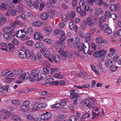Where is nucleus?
Returning a JSON list of instances; mask_svg holds the SVG:
<instances>
[{
	"instance_id": "obj_1",
	"label": "nucleus",
	"mask_w": 121,
	"mask_h": 121,
	"mask_svg": "<svg viewBox=\"0 0 121 121\" xmlns=\"http://www.w3.org/2000/svg\"><path fill=\"white\" fill-rule=\"evenodd\" d=\"M97 21V19L96 17L91 18L90 17H88L86 20V24L91 27L96 25Z\"/></svg>"
},
{
	"instance_id": "obj_2",
	"label": "nucleus",
	"mask_w": 121,
	"mask_h": 121,
	"mask_svg": "<svg viewBox=\"0 0 121 121\" xmlns=\"http://www.w3.org/2000/svg\"><path fill=\"white\" fill-rule=\"evenodd\" d=\"M39 72V70L38 69H35L32 70L30 73L31 76L34 78L35 80L39 81L40 79H39L38 74Z\"/></svg>"
},
{
	"instance_id": "obj_3",
	"label": "nucleus",
	"mask_w": 121,
	"mask_h": 121,
	"mask_svg": "<svg viewBox=\"0 0 121 121\" xmlns=\"http://www.w3.org/2000/svg\"><path fill=\"white\" fill-rule=\"evenodd\" d=\"M0 117L4 120L6 119L7 117L6 116H9L10 115V113L5 109L3 110L0 111Z\"/></svg>"
},
{
	"instance_id": "obj_4",
	"label": "nucleus",
	"mask_w": 121,
	"mask_h": 121,
	"mask_svg": "<svg viewBox=\"0 0 121 121\" xmlns=\"http://www.w3.org/2000/svg\"><path fill=\"white\" fill-rule=\"evenodd\" d=\"M41 119L43 120H47L50 119L52 117V114L50 113L46 112V113H43L41 114Z\"/></svg>"
},
{
	"instance_id": "obj_5",
	"label": "nucleus",
	"mask_w": 121,
	"mask_h": 121,
	"mask_svg": "<svg viewBox=\"0 0 121 121\" xmlns=\"http://www.w3.org/2000/svg\"><path fill=\"white\" fill-rule=\"evenodd\" d=\"M84 45L82 52L84 54H86L88 53L89 50V44L88 42H86L84 43Z\"/></svg>"
},
{
	"instance_id": "obj_6",
	"label": "nucleus",
	"mask_w": 121,
	"mask_h": 121,
	"mask_svg": "<svg viewBox=\"0 0 121 121\" xmlns=\"http://www.w3.org/2000/svg\"><path fill=\"white\" fill-rule=\"evenodd\" d=\"M60 35L61 36L60 38V41L56 42V43L58 45H63L65 44V43L64 41L65 39V33L63 31H62V34Z\"/></svg>"
},
{
	"instance_id": "obj_7",
	"label": "nucleus",
	"mask_w": 121,
	"mask_h": 121,
	"mask_svg": "<svg viewBox=\"0 0 121 121\" xmlns=\"http://www.w3.org/2000/svg\"><path fill=\"white\" fill-rule=\"evenodd\" d=\"M17 13V11L15 9H9L7 13H5V14L6 16L9 15L10 14L13 16L15 15Z\"/></svg>"
},
{
	"instance_id": "obj_8",
	"label": "nucleus",
	"mask_w": 121,
	"mask_h": 121,
	"mask_svg": "<svg viewBox=\"0 0 121 121\" xmlns=\"http://www.w3.org/2000/svg\"><path fill=\"white\" fill-rule=\"evenodd\" d=\"M34 39L36 40H41L43 39V36L41 33L39 32L35 33L34 35Z\"/></svg>"
},
{
	"instance_id": "obj_9",
	"label": "nucleus",
	"mask_w": 121,
	"mask_h": 121,
	"mask_svg": "<svg viewBox=\"0 0 121 121\" xmlns=\"http://www.w3.org/2000/svg\"><path fill=\"white\" fill-rule=\"evenodd\" d=\"M40 18L43 20H46L48 19L49 17L47 13L45 12H43L40 16Z\"/></svg>"
},
{
	"instance_id": "obj_10",
	"label": "nucleus",
	"mask_w": 121,
	"mask_h": 121,
	"mask_svg": "<svg viewBox=\"0 0 121 121\" xmlns=\"http://www.w3.org/2000/svg\"><path fill=\"white\" fill-rule=\"evenodd\" d=\"M70 91V95H71L70 96L71 98V99H73L74 98H75L76 97L78 98L79 97V95H73V94H74L77 93L75 92V90H72Z\"/></svg>"
},
{
	"instance_id": "obj_11",
	"label": "nucleus",
	"mask_w": 121,
	"mask_h": 121,
	"mask_svg": "<svg viewBox=\"0 0 121 121\" xmlns=\"http://www.w3.org/2000/svg\"><path fill=\"white\" fill-rule=\"evenodd\" d=\"M109 55V57H111L110 59L113 60H116L118 57V55L116 53L110 54Z\"/></svg>"
},
{
	"instance_id": "obj_12",
	"label": "nucleus",
	"mask_w": 121,
	"mask_h": 121,
	"mask_svg": "<svg viewBox=\"0 0 121 121\" xmlns=\"http://www.w3.org/2000/svg\"><path fill=\"white\" fill-rule=\"evenodd\" d=\"M13 29H12L9 26H6L3 29V31L6 33L10 34V32L13 31Z\"/></svg>"
},
{
	"instance_id": "obj_13",
	"label": "nucleus",
	"mask_w": 121,
	"mask_h": 121,
	"mask_svg": "<svg viewBox=\"0 0 121 121\" xmlns=\"http://www.w3.org/2000/svg\"><path fill=\"white\" fill-rule=\"evenodd\" d=\"M105 62V65L108 67H111L113 65L112 62L110 60L107 59Z\"/></svg>"
},
{
	"instance_id": "obj_14",
	"label": "nucleus",
	"mask_w": 121,
	"mask_h": 121,
	"mask_svg": "<svg viewBox=\"0 0 121 121\" xmlns=\"http://www.w3.org/2000/svg\"><path fill=\"white\" fill-rule=\"evenodd\" d=\"M26 51L20 50L19 54V56L21 58H24L26 57Z\"/></svg>"
},
{
	"instance_id": "obj_15",
	"label": "nucleus",
	"mask_w": 121,
	"mask_h": 121,
	"mask_svg": "<svg viewBox=\"0 0 121 121\" xmlns=\"http://www.w3.org/2000/svg\"><path fill=\"white\" fill-rule=\"evenodd\" d=\"M9 87V86L8 85L4 86L2 87L0 86V92H3L5 90L6 91H8Z\"/></svg>"
},
{
	"instance_id": "obj_16",
	"label": "nucleus",
	"mask_w": 121,
	"mask_h": 121,
	"mask_svg": "<svg viewBox=\"0 0 121 121\" xmlns=\"http://www.w3.org/2000/svg\"><path fill=\"white\" fill-rule=\"evenodd\" d=\"M29 108V106H24L22 105L20 107V109L22 112H26L27 111ZM25 112L23 113L25 114Z\"/></svg>"
},
{
	"instance_id": "obj_17",
	"label": "nucleus",
	"mask_w": 121,
	"mask_h": 121,
	"mask_svg": "<svg viewBox=\"0 0 121 121\" xmlns=\"http://www.w3.org/2000/svg\"><path fill=\"white\" fill-rule=\"evenodd\" d=\"M99 22V26L102 27V23H103L106 21V17L105 16H103L101 17L100 19Z\"/></svg>"
},
{
	"instance_id": "obj_18",
	"label": "nucleus",
	"mask_w": 121,
	"mask_h": 121,
	"mask_svg": "<svg viewBox=\"0 0 121 121\" xmlns=\"http://www.w3.org/2000/svg\"><path fill=\"white\" fill-rule=\"evenodd\" d=\"M84 43H80L78 45L77 47L78 50L79 52L82 51V52L83 48L84 46Z\"/></svg>"
},
{
	"instance_id": "obj_19",
	"label": "nucleus",
	"mask_w": 121,
	"mask_h": 121,
	"mask_svg": "<svg viewBox=\"0 0 121 121\" xmlns=\"http://www.w3.org/2000/svg\"><path fill=\"white\" fill-rule=\"evenodd\" d=\"M52 58L54 62L55 63H59L60 61V57L57 55H55Z\"/></svg>"
},
{
	"instance_id": "obj_20",
	"label": "nucleus",
	"mask_w": 121,
	"mask_h": 121,
	"mask_svg": "<svg viewBox=\"0 0 121 121\" xmlns=\"http://www.w3.org/2000/svg\"><path fill=\"white\" fill-rule=\"evenodd\" d=\"M12 118L13 120L16 121H23L19 116L16 115H13L12 117Z\"/></svg>"
},
{
	"instance_id": "obj_21",
	"label": "nucleus",
	"mask_w": 121,
	"mask_h": 121,
	"mask_svg": "<svg viewBox=\"0 0 121 121\" xmlns=\"http://www.w3.org/2000/svg\"><path fill=\"white\" fill-rule=\"evenodd\" d=\"M22 69H17L13 71V75H18L22 73Z\"/></svg>"
},
{
	"instance_id": "obj_22",
	"label": "nucleus",
	"mask_w": 121,
	"mask_h": 121,
	"mask_svg": "<svg viewBox=\"0 0 121 121\" xmlns=\"http://www.w3.org/2000/svg\"><path fill=\"white\" fill-rule=\"evenodd\" d=\"M43 52V54L44 56L47 58H48L50 57L51 53L49 50H45Z\"/></svg>"
},
{
	"instance_id": "obj_23",
	"label": "nucleus",
	"mask_w": 121,
	"mask_h": 121,
	"mask_svg": "<svg viewBox=\"0 0 121 121\" xmlns=\"http://www.w3.org/2000/svg\"><path fill=\"white\" fill-rule=\"evenodd\" d=\"M49 17L52 18L55 16L54 12L53 10H51L48 11V13Z\"/></svg>"
},
{
	"instance_id": "obj_24",
	"label": "nucleus",
	"mask_w": 121,
	"mask_h": 121,
	"mask_svg": "<svg viewBox=\"0 0 121 121\" xmlns=\"http://www.w3.org/2000/svg\"><path fill=\"white\" fill-rule=\"evenodd\" d=\"M91 38V34L89 32H87L85 35V38L86 41H89L90 40Z\"/></svg>"
},
{
	"instance_id": "obj_25",
	"label": "nucleus",
	"mask_w": 121,
	"mask_h": 121,
	"mask_svg": "<svg viewBox=\"0 0 121 121\" xmlns=\"http://www.w3.org/2000/svg\"><path fill=\"white\" fill-rule=\"evenodd\" d=\"M104 31L105 35H107L111 34L112 32L111 29L109 28H107Z\"/></svg>"
},
{
	"instance_id": "obj_26",
	"label": "nucleus",
	"mask_w": 121,
	"mask_h": 121,
	"mask_svg": "<svg viewBox=\"0 0 121 121\" xmlns=\"http://www.w3.org/2000/svg\"><path fill=\"white\" fill-rule=\"evenodd\" d=\"M6 17H1L0 24V25H2L4 24L6 22Z\"/></svg>"
},
{
	"instance_id": "obj_27",
	"label": "nucleus",
	"mask_w": 121,
	"mask_h": 121,
	"mask_svg": "<svg viewBox=\"0 0 121 121\" xmlns=\"http://www.w3.org/2000/svg\"><path fill=\"white\" fill-rule=\"evenodd\" d=\"M18 33L19 31H17L16 34V36L17 37L20 38L21 39V38L24 37L26 35V32L24 33L21 34V35H18Z\"/></svg>"
},
{
	"instance_id": "obj_28",
	"label": "nucleus",
	"mask_w": 121,
	"mask_h": 121,
	"mask_svg": "<svg viewBox=\"0 0 121 121\" xmlns=\"http://www.w3.org/2000/svg\"><path fill=\"white\" fill-rule=\"evenodd\" d=\"M62 32L60 28H58L55 31L54 34L56 35L60 34L61 35L62 34Z\"/></svg>"
},
{
	"instance_id": "obj_29",
	"label": "nucleus",
	"mask_w": 121,
	"mask_h": 121,
	"mask_svg": "<svg viewBox=\"0 0 121 121\" xmlns=\"http://www.w3.org/2000/svg\"><path fill=\"white\" fill-rule=\"evenodd\" d=\"M7 9V7L5 4L4 3H2L1 5L0 6V9L1 10H4Z\"/></svg>"
},
{
	"instance_id": "obj_30",
	"label": "nucleus",
	"mask_w": 121,
	"mask_h": 121,
	"mask_svg": "<svg viewBox=\"0 0 121 121\" xmlns=\"http://www.w3.org/2000/svg\"><path fill=\"white\" fill-rule=\"evenodd\" d=\"M26 53V56L27 58H29L32 55V53H30L29 52L28 50L26 49V50H25Z\"/></svg>"
},
{
	"instance_id": "obj_31",
	"label": "nucleus",
	"mask_w": 121,
	"mask_h": 121,
	"mask_svg": "<svg viewBox=\"0 0 121 121\" xmlns=\"http://www.w3.org/2000/svg\"><path fill=\"white\" fill-rule=\"evenodd\" d=\"M42 24V23L39 22H35L32 23V25L34 26H39Z\"/></svg>"
},
{
	"instance_id": "obj_32",
	"label": "nucleus",
	"mask_w": 121,
	"mask_h": 121,
	"mask_svg": "<svg viewBox=\"0 0 121 121\" xmlns=\"http://www.w3.org/2000/svg\"><path fill=\"white\" fill-rule=\"evenodd\" d=\"M8 72H6V73L4 74V76L6 77H12L13 76V73H9V71H8Z\"/></svg>"
},
{
	"instance_id": "obj_33",
	"label": "nucleus",
	"mask_w": 121,
	"mask_h": 121,
	"mask_svg": "<svg viewBox=\"0 0 121 121\" xmlns=\"http://www.w3.org/2000/svg\"><path fill=\"white\" fill-rule=\"evenodd\" d=\"M90 116V114L88 113H86L82 115V119H84L86 118L89 117Z\"/></svg>"
},
{
	"instance_id": "obj_34",
	"label": "nucleus",
	"mask_w": 121,
	"mask_h": 121,
	"mask_svg": "<svg viewBox=\"0 0 121 121\" xmlns=\"http://www.w3.org/2000/svg\"><path fill=\"white\" fill-rule=\"evenodd\" d=\"M60 73H56L54 74V77L56 78H58L59 79H61L63 78V77L62 76H60Z\"/></svg>"
},
{
	"instance_id": "obj_35",
	"label": "nucleus",
	"mask_w": 121,
	"mask_h": 121,
	"mask_svg": "<svg viewBox=\"0 0 121 121\" xmlns=\"http://www.w3.org/2000/svg\"><path fill=\"white\" fill-rule=\"evenodd\" d=\"M24 3L26 5L29 6H31L32 4L30 0H25Z\"/></svg>"
},
{
	"instance_id": "obj_36",
	"label": "nucleus",
	"mask_w": 121,
	"mask_h": 121,
	"mask_svg": "<svg viewBox=\"0 0 121 121\" xmlns=\"http://www.w3.org/2000/svg\"><path fill=\"white\" fill-rule=\"evenodd\" d=\"M103 39L100 37H98L96 39V41L97 43H102Z\"/></svg>"
},
{
	"instance_id": "obj_37",
	"label": "nucleus",
	"mask_w": 121,
	"mask_h": 121,
	"mask_svg": "<svg viewBox=\"0 0 121 121\" xmlns=\"http://www.w3.org/2000/svg\"><path fill=\"white\" fill-rule=\"evenodd\" d=\"M29 35H31L33 32V30L31 27H29L27 30L26 32Z\"/></svg>"
},
{
	"instance_id": "obj_38",
	"label": "nucleus",
	"mask_w": 121,
	"mask_h": 121,
	"mask_svg": "<svg viewBox=\"0 0 121 121\" xmlns=\"http://www.w3.org/2000/svg\"><path fill=\"white\" fill-rule=\"evenodd\" d=\"M69 27L71 30H73L75 28V26L73 22H70L69 23Z\"/></svg>"
},
{
	"instance_id": "obj_39",
	"label": "nucleus",
	"mask_w": 121,
	"mask_h": 121,
	"mask_svg": "<svg viewBox=\"0 0 121 121\" xmlns=\"http://www.w3.org/2000/svg\"><path fill=\"white\" fill-rule=\"evenodd\" d=\"M26 118L28 120H30L32 121H33L34 118L33 116L30 114L28 115L27 116Z\"/></svg>"
},
{
	"instance_id": "obj_40",
	"label": "nucleus",
	"mask_w": 121,
	"mask_h": 121,
	"mask_svg": "<svg viewBox=\"0 0 121 121\" xmlns=\"http://www.w3.org/2000/svg\"><path fill=\"white\" fill-rule=\"evenodd\" d=\"M72 57V53H69L68 52H65V57H68L69 58H70Z\"/></svg>"
},
{
	"instance_id": "obj_41",
	"label": "nucleus",
	"mask_w": 121,
	"mask_h": 121,
	"mask_svg": "<svg viewBox=\"0 0 121 121\" xmlns=\"http://www.w3.org/2000/svg\"><path fill=\"white\" fill-rule=\"evenodd\" d=\"M101 9L99 8L97 9L95 11V13L97 15H98L101 14Z\"/></svg>"
},
{
	"instance_id": "obj_42",
	"label": "nucleus",
	"mask_w": 121,
	"mask_h": 121,
	"mask_svg": "<svg viewBox=\"0 0 121 121\" xmlns=\"http://www.w3.org/2000/svg\"><path fill=\"white\" fill-rule=\"evenodd\" d=\"M25 75L24 74V73H22L21 75H20L18 77L19 79L21 81L23 80L24 79Z\"/></svg>"
},
{
	"instance_id": "obj_43",
	"label": "nucleus",
	"mask_w": 121,
	"mask_h": 121,
	"mask_svg": "<svg viewBox=\"0 0 121 121\" xmlns=\"http://www.w3.org/2000/svg\"><path fill=\"white\" fill-rule=\"evenodd\" d=\"M39 107H40V109H41L43 108H45L47 106V105L44 103L40 104H39Z\"/></svg>"
},
{
	"instance_id": "obj_44",
	"label": "nucleus",
	"mask_w": 121,
	"mask_h": 121,
	"mask_svg": "<svg viewBox=\"0 0 121 121\" xmlns=\"http://www.w3.org/2000/svg\"><path fill=\"white\" fill-rule=\"evenodd\" d=\"M14 24L15 25V26L17 25H18L19 26H21L23 25L22 23H20V22L18 20H17L15 21L14 23Z\"/></svg>"
},
{
	"instance_id": "obj_45",
	"label": "nucleus",
	"mask_w": 121,
	"mask_h": 121,
	"mask_svg": "<svg viewBox=\"0 0 121 121\" xmlns=\"http://www.w3.org/2000/svg\"><path fill=\"white\" fill-rule=\"evenodd\" d=\"M100 56H104L105 53V51L104 50H102L99 51Z\"/></svg>"
},
{
	"instance_id": "obj_46",
	"label": "nucleus",
	"mask_w": 121,
	"mask_h": 121,
	"mask_svg": "<svg viewBox=\"0 0 121 121\" xmlns=\"http://www.w3.org/2000/svg\"><path fill=\"white\" fill-rule=\"evenodd\" d=\"M99 51H97L95 52L93 54L94 56L95 57H100V55Z\"/></svg>"
},
{
	"instance_id": "obj_47",
	"label": "nucleus",
	"mask_w": 121,
	"mask_h": 121,
	"mask_svg": "<svg viewBox=\"0 0 121 121\" xmlns=\"http://www.w3.org/2000/svg\"><path fill=\"white\" fill-rule=\"evenodd\" d=\"M43 72L49 74L50 73V71L49 70V69L47 68H43Z\"/></svg>"
},
{
	"instance_id": "obj_48",
	"label": "nucleus",
	"mask_w": 121,
	"mask_h": 121,
	"mask_svg": "<svg viewBox=\"0 0 121 121\" xmlns=\"http://www.w3.org/2000/svg\"><path fill=\"white\" fill-rule=\"evenodd\" d=\"M70 121H77V119L76 117L73 116H71L70 118Z\"/></svg>"
},
{
	"instance_id": "obj_49",
	"label": "nucleus",
	"mask_w": 121,
	"mask_h": 121,
	"mask_svg": "<svg viewBox=\"0 0 121 121\" xmlns=\"http://www.w3.org/2000/svg\"><path fill=\"white\" fill-rule=\"evenodd\" d=\"M95 0H89V1H87L86 2L88 4L92 5Z\"/></svg>"
},
{
	"instance_id": "obj_50",
	"label": "nucleus",
	"mask_w": 121,
	"mask_h": 121,
	"mask_svg": "<svg viewBox=\"0 0 121 121\" xmlns=\"http://www.w3.org/2000/svg\"><path fill=\"white\" fill-rule=\"evenodd\" d=\"M12 103L13 104H19V101L18 100H14L12 101Z\"/></svg>"
},
{
	"instance_id": "obj_51",
	"label": "nucleus",
	"mask_w": 121,
	"mask_h": 121,
	"mask_svg": "<svg viewBox=\"0 0 121 121\" xmlns=\"http://www.w3.org/2000/svg\"><path fill=\"white\" fill-rule=\"evenodd\" d=\"M111 12L109 11H105L104 15L106 17H108L110 15Z\"/></svg>"
},
{
	"instance_id": "obj_52",
	"label": "nucleus",
	"mask_w": 121,
	"mask_h": 121,
	"mask_svg": "<svg viewBox=\"0 0 121 121\" xmlns=\"http://www.w3.org/2000/svg\"><path fill=\"white\" fill-rule=\"evenodd\" d=\"M115 7L114 5V4H113L110 6V10L111 11H115L116 9H115Z\"/></svg>"
},
{
	"instance_id": "obj_53",
	"label": "nucleus",
	"mask_w": 121,
	"mask_h": 121,
	"mask_svg": "<svg viewBox=\"0 0 121 121\" xmlns=\"http://www.w3.org/2000/svg\"><path fill=\"white\" fill-rule=\"evenodd\" d=\"M30 104L29 102L28 101H25L23 102L22 105L25 106H29L28 105Z\"/></svg>"
},
{
	"instance_id": "obj_54",
	"label": "nucleus",
	"mask_w": 121,
	"mask_h": 121,
	"mask_svg": "<svg viewBox=\"0 0 121 121\" xmlns=\"http://www.w3.org/2000/svg\"><path fill=\"white\" fill-rule=\"evenodd\" d=\"M4 37L6 39L9 40V35L8 34L5 33L3 34Z\"/></svg>"
},
{
	"instance_id": "obj_55",
	"label": "nucleus",
	"mask_w": 121,
	"mask_h": 121,
	"mask_svg": "<svg viewBox=\"0 0 121 121\" xmlns=\"http://www.w3.org/2000/svg\"><path fill=\"white\" fill-rule=\"evenodd\" d=\"M60 54L62 56L65 57V53L64 51L60 50L59 51Z\"/></svg>"
},
{
	"instance_id": "obj_56",
	"label": "nucleus",
	"mask_w": 121,
	"mask_h": 121,
	"mask_svg": "<svg viewBox=\"0 0 121 121\" xmlns=\"http://www.w3.org/2000/svg\"><path fill=\"white\" fill-rule=\"evenodd\" d=\"M110 70L113 71H115L117 70V67H115L114 65H112L111 67H110Z\"/></svg>"
},
{
	"instance_id": "obj_57",
	"label": "nucleus",
	"mask_w": 121,
	"mask_h": 121,
	"mask_svg": "<svg viewBox=\"0 0 121 121\" xmlns=\"http://www.w3.org/2000/svg\"><path fill=\"white\" fill-rule=\"evenodd\" d=\"M41 55L40 52H39L37 53V56L36 57L37 59H38L39 61H41Z\"/></svg>"
},
{
	"instance_id": "obj_58",
	"label": "nucleus",
	"mask_w": 121,
	"mask_h": 121,
	"mask_svg": "<svg viewBox=\"0 0 121 121\" xmlns=\"http://www.w3.org/2000/svg\"><path fill=\"white\" fill-rule=\"evenodd\" d=\"M66 101L65 100H63L60 103V106H65L66 104Z\"/></svg>"
},
{
	"instance_id": "obj_59",
	"label": "nucleus",
	"mask_w": 121,
	"mask_h": 121,
	"mask_svg": "<svg viewBox=\"0 0 121 121\" xmlns=\"http://www.w3.org/2000/svg\"><path fill=\"white\" fill-rule=\"evenodd\" d=\"M102 27H99L100 28H102L101 30H102V29L103 30L104 29L105 30L106 28H108V26L107 24H103V23H102Z\"/></svg>"
},
{
	"instance_id": "obj_60",
	"label": "nucleus",
	"mask_w": 121,
	"mask_h": 121,
	"mask_svg": "<svg viewBox=\"0 0 121 121\" xmlns=\"http://www.w3.org/2000/svg\"><path fill=\"white\" fill-rule=\"evenodd\" d=\"M12 42L13 44L16 45H17L18 44V40L16 39H13L12 40Z\"/></svg>"
},
{
	"instance_id": "obj_61",
	"label": "nucleus",
	"mask_w": 121,
	"mask_h": 121,
	"mask_svg": "<svg viewBox=\"0 0 121 121\" xmlns=\"http://www.w3.org/2000/svg\"><path fill=\"white\" fill-rule=\"evenodd\" d=\"M29 37L27 36H25L24 37H23L21 38V40L23 41L29 39Z\"/></svg>"
},
{
	"instance_id": "obj_62",
	"label": "nucleus",
	"mask_w": 121,
	"mask_h": 121,
	"mask_svg": "<svg viewBox=\"0 0 121 121\" xmlns=\"http://www.w3.org/2000/svg\"><path fill=\"white\" fill-rule=\"evenodd\" d=\"M43 41L48 44H50L52 43V41L51 39H44Z\"/></svg>"
},
{
	"instance_id": "obj_63",
	"label": "nucleus",
	"mask_w": 121,
	"mask_h": 121,
	"mask_svg": "<svg viewBox=\"0 0 121 121\" xmlns=\"http://www.w3.org/2000/svg\"><path fill=\"white\" fill-rule=\"evenodd\" d=\"M45 5H44V3H41L40 4V8H39V10L40 11H41L44 6H45Z\"/></svg>"
},
{
	"instance_id": "obj_64",
	"label": "nucleus",
	"mask_w": 121,
	"mask_h": 121,
	"mask_svg": "<svg viewBox=\"0 0 121 121\" xmlns=\"http://www.w3.org/2000/svg\"><path fill=\"white\" fill-rule=\"evenodd\" d=\"M110 17L112 18L114 20H115L117 18L116 15L115 14L113 13L110 15Z\"/></svg>"
}]
</instances>
